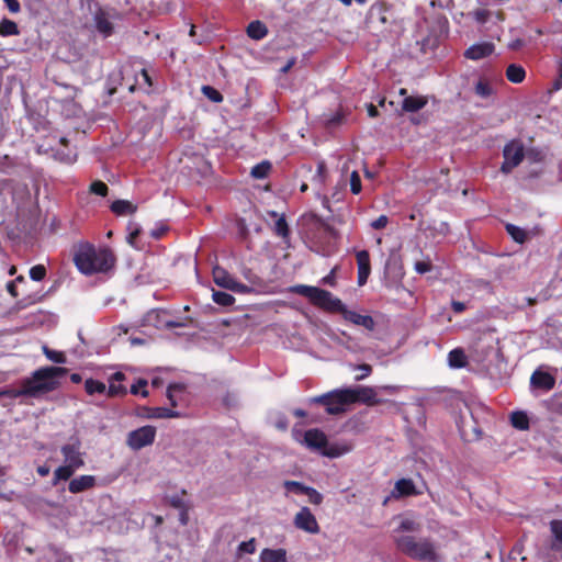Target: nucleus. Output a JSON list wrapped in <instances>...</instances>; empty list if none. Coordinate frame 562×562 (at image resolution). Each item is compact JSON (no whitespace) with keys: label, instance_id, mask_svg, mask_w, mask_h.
<instances>
[{"label":"nucleus","instance_id":"55","mask_svg":"<svg viewBox=\"0 0 562 562\" xmlns=\"http://www.w3.org/2000/svg\"><path fill=\"white\" fill-rule=\"evenodd\" d=\"M11 13H18L21 10V5L18 0H3Z\"/></svg>","mask_w":562,"mask_h":562},{"label":"nucleus","instance_id":"41","mask_svg":"<svg viewBox=\"0 0 562 562\" xmlns=\"http://www.w3.org/2000/svg\"><path fill=\"white\" fill-rule=\"evenodd\" d=\"M43 352L47 357V359H49L50 361H53L55 363H65L66 362V357L60 351L52 350L48 347L44 346Z\"/></svg>","mask_w":562,"mask_h":562},{"label":"nucleus","instance_id":"45","mask_svg":"<svg viewBox=\"0 0 562 562\" xmlns=\"http://www.w3.org/2000/svg\"><path fill=\"white\" fill-rule=\"evenodd\" d=\"M146 386H147V381L140 379L135 384L132 385L131 393L134 395L142 394V396L146 397L148 395Z\"/></svg>","mask_w":562,"mask_h":562},{"label":"nucleus","instance_id":"6","mask_svg":"<svg viewBox=\"0 0 562 562\" xmlns=\"http://www.w3.org/2000/svg\"><path fill=\"white\" fill-rule=\"evenodd\" d=\"M312 403H318L325 406L330 415H338L346 411L349 404H352L351 393L346 389H338L326 394L311 398Z\"/></svg>","mask_w":562,"mask_h":562},{"label":"nucleus","instance_id":"5","mask_svg":"<svg viewBox=\"0 0 562 562\" xmlns=\"http://www.w3.org/2000/svg\"><path fill=\"white\" fill-rule=\"evenodd\" d=\"M303 443L314 450H322V453L329 458H338L350 451V447L330 446L327 448V437L319 429H310L303 434Z\"/></svg>","mask_w":562,"mask_h":562},{"label":"nucleus","instance_id":"2","mask_svg":"<svg viewBox=\"0 0 562 562\" xmlns=\"http://www.w3.org/2000/svg\"><path fill=\"white\" fill-rule=\"evenodd\" d=\"M396 548L411 559L424 562H439L440 555L435 542L429 538L400 536L394 538Z\"/></svg>","mask_w":562,"mask_h":562},{"label":"nucleus","instance_id":"48","mask_svg":"<svg viewBox=\"0 0 562 562\" xmlns=\"http://www.w3.org/2000/svg\"><path fill=\"white\" fill-rule=\"evenodd\" d=\"M90 191L94 194L105 196L108 193V186L102 181H94L90 186Z\"/></svg>","mask_w":562,"mask_h":562},{"label":"nucleus","instance_id":"39","mask_svg":"<svg viewBox=\"0 0 562 562\" xmlns=\"http://www.w3.org/2000/svg\"><path fill=\"white\" fill-rule=\"evenodd\" d=\"M183 386L180 384L169 385L167 389V398L172 406H177L178 395L183 392Z\"/></svg>","mask_w":562,"mask_h":562},{"label":"nucleus","instance_id":"4","mask_svg":"<svg viewBox=\"0 0 562 562\" xmlns=\"http://www.w3.org/2000/svg\"><path fill=\"white\" fill-rule=\"evenodd\" d=\"M291 292L307 297L314 305L330 312H338L342 307V302L335 297L330 292L321 288L297 284L292 286Z\"/></svg>","mask_w":562,"mask_h":562},{"label":"nucleus","instance_id":"38","mask_svg":"<svg viewBox=\"0 0 562 562\" xmlns=\"http://www.w3.org/2000/svg\"><path fill=\"white\" fill-rule=\"evenodd\" d=\"M19 33L18 25L10 20L3 19L0 22V34L3 36L15 35Z\"/></svg>","mask_w":562,"mask_h":562},{"label":"nucleus","instance_id":"31","mask_svg":"<svg viewBox=\"0 0 562 562\" xmlns=\"http://www.w3.org/2000/svg\"><path fill=\"white\" fill-rule=\"evenodd\" d=\"M75 471V468L67 464L58 467L54 472L53 485H56L59 481H67Z\"/></svg>","mask_w":562,"mask_h":562},{"label":"nucleus","instance_id":"1","mask_svg":"<svg viewBox=\"0 0 562 562\" xmlns=\"http://www.w3.org/2000/svg\"><path fill=\"white\" fill-rule=\"evenodd\" d=\"M74 261L78 270L91 276L109 271L114 266V256L106 248H95L93 245L79 244L74 256Z\"/></svg>","mask_w":562,"mask_h":562},{"label":"nucleus","instance_id":"57","mask_svg":"<svg viewBox=\"0 0 562 562\" xmlns=\"http://www.w3.org/2000/svg\"><path fill=\"white\" fill-rule=\"evenodd\" d=\"M451 307L456 313H461L465 310V304L463 302L452 301Z\"/></svg>","mask_w":562,"mask_h":562},{"label":"nucleus","instance_id":"49","mask_svg":"<svg viewBox=\"0 0 562 562\" xmlns=\"http://www.w3.org/2000/svg\"><path fill=\"white\" fill-rule=\"evenodd\" d=\"M238 550L239 552H243V553H254L255 550H256V543H255V539H250L248 541H243L239 546H238Z\"/></svg>","mask_w":562,"mask_h":562},{"label":"nucleus","instance_id":"16","mask_svg":"<svg viewBox=\"0 0 562 562\" xmlns=\"http://www.w3.org/2000/svg\"><path fill=\"white\" fill-rule=\"evenodd\" d=\"M111 18V14L103 9H99L94 13L93 20L95 23V27L104 37L110 36L113 32V24Z\"/></svg>","mask_w":562,"mask_h":562},{"label":"nucleus","instance_id":"9","mask_svg":"<svg viewBox=\"0 0 562 562\" xmlns=\"http://www.w3.org/2000/svg\"><path fill=\"white\" fill-rule=\"evenodd\" d=\"M504 161L501 170L504 173H509L517 167L524 159V148L518 142H510L503 150Z\"/></svg>","mask_w":562,"mask_h":562},{"label":"nucleus","instance_id":"29","mask_svg":"<svg viewBox=\"0 0 562 562\" xmlns=\"http://www.w3.org/2000/svg\"><path fill=\"white\" fill-rule=\"evenodd\" d=\"M448 363L451 368L460 369L467 364V356L460 348L453 349L448 355Z\"/></svg>","mask_w":562,"mask_h":562},{"label":"nucleus","instance_id":"17","mask_svg":"<svg viewBox=\"0 0 562 562\" xmlns=\"http://www.w3.org/2000/svg\"><path fill=\"white\" fill-rule=\"evenodd\" d=\"M357 263H358V283L359 285H363L370 274V256L367 250H360L357 252Z\"/></svg>","mask_w":562,"mask_h":562},{"label":"nucleus","instance_id":"36","mask_svg":"<svg viewBox=\"0 0 562 562\" xmlns=\"http://www.w3.org/2000/svg\"><path fill=\"white\" fill-rule=\"evenodd\" d=\"M474 90L475 93L483 99H486L493 94V88L491 83L482 79L476 82Z\"/></svg>","mask_w":562,"mask_h":562},{"label":"nucleus","instance_id":"35","mask_svg":"<svg viewBox=\"0 0 562 562\" xmlns=\"http://www.w3.org/2000/svg\"><path fill=\"white\" fill-rule=\"evenodd\" d=\"M212 297L213 301L221 306H231L235 302L233 295L222 291H213Z\"/></svg>","mask_w":562,"mask_h":562},{"label":"nucleus","instance_id":"32","mask_svg":"<svg viewBox=\"0 0 562 562\" xmlns=\"http://www.w3.org/2000/svg\"><path fill=\"white\" fill-rule=\"evenodd\" d=\"M506 231L510 235V237L518 244H524L527 240V232L514 224H507Z\"/></svg>","mask_w":562,"mask_h":562},{"label":"nucleus","instance_id":"34","mask_svg":"<svg viewBox=\"0 0 562 562\" xmlns=\"http://www.w3.org/2000/svg\"><path fill=\"white\" fill-rule=\"evenodd\" d=\"M420 529V524L411 517H404L401 519L397 531L417 532Z\"/></svg>","mask_w":562,"mask_h":562},{"label":"nucleus","instance_id":"61","mask_svg":"<svg viewBox=\"0 0 562 562\" xmlns=\"http://www.w3.org/2000/svg\"><path fill=\"white\" fill-rule=\"evenodd\" d=\"M368 114L371 117L378 116V114H379L378 109L373 104H369L368 105Z\"/></svg>","mask_w":562,"mask_h":562},{"label":"nucleus","instance_id":"26","mask_svg":"<svg viewBox=\"0 0 562 562\" xmlns=\"http://www.w3.org/2000/svg\"><path fill=\"white\" fill-rule=\"evenodd\" d=\"M111 211L116 215H130L136 211V206L126 200H116L111 204Z\"/></svg>","mask_w":562,"mask_h":562},{"label":"nucleus","instance_id":"47","mask_svg":"<svg viewBox=\"0 0 562 562\" xmlns=\"http://www.w3.org/2000/svg\"><path fill=\"white\" fill-rule=\"evenodd\" d=\"M353 370H359L361 373L356 376V381H361L369 376L372 372V368L370 364L362 363V364H356L352 367Z\"/></svg>","mask_w":562,"mask_h":562},{"label":"nucleus","instance_id":"40","mask_svg":"<svg viewBox=\"0 0 562 562\" xmlns=\"http://www.w3.org/2000/svg\"><path fill=\"white\" fill-rule=\"evenodd\" d=\"M284 487L288 492L299 494V495H305V492H307L310 486H305L300 482L296 481H285Z\"/></svg>","mask_w":562,"mask_h":562},{"label":"nucleus","instance_id":"62","mask_svg":"<svg viewBox=\"0 0 562 562\" xmlns=\"http://www.w3.org/2000/svg\"><path fill=\"white\" fill-rule=\"evenodd\" d=\"M139 231L138 229H135L134 232L130 233L128 235V243L134 246L135 245V239L138 235Z\"/></svg>","mask_w":562,"mask_h":562},{"label":"nucleus","instance_id":"14","mask_svg":"<svg viewBox=\"0 0 562 562\" xmlns=\"http://www.w3.org/2000/svg\"><path fill=\"white\" fill-rule=\"evenodd\" d=\"M338 312L342 314L346 321L362 326L368 330H373L375 327V322L370 315H361L356 311L348 310L344 304Z\"/></svg>","mask_w":562,"mask_h":562},{"label":"nucleus","instance_id":"25","mask_svg":"<svg viewBox=\"0 0 562 562\" xmlns=\"http://www.w3.org/2000/svg\"><path fill=\"white\" fill-rule=\"evenodd\" d=\"M180 416H181V414L179 412L167 408V407L149 408L148 413H147L148 418H155V419L177 418Z\"/></svg>","mask_w":562,"mask_h":562},{"label":"nucleus","instance_id":"24","mask_svg":"<svg viewBox=\"0 0 562 562\" xmlns=\"http://www.w3.org/2000/svg\"><path fill=\"white\" fill-rule=\"evenodd\" d=\"M247 34L250 38L259 41L268 34V29L261 21H252L247 26Z\"/></svg>","mask_w":562,"mask_h":562},{"label":"nucleus","instance_id":"27","mask_svg":"<svg viewBox=\"0 0 562 562\" xmlns=\"http://www.w3.org/2000/svg\"><path fill=\"white\" fill-rule=\"evenodd\" d=\"M124 379V374L121 372L114 373L110 379V385L106 389V393L109 396H117L124 394L125 389L119 384Z\"/></svg>","mask_w":562,"mask_h":562},{"label":"nucleus","instance_id":"19","mask_svg":"<svg viewBox=\"0 0 562 562\" xmlns=\"http://www.w3.org/2000/svg\"><path fill=\"white\" fill-rule=\"evenodd\" d=\"M415 494H418V492L416 491L414 482L409 479L398 480L395 483L393 491L391 492V496L393 498H400Z\"/></svg>","mask_w":562,"mask_h":562},{"label":"nucleus","instance_id":"37","mask_svg":"<svg viewBox=\"0 0 562 562\" xmlns=\"http://www.w3.org/2000/svg\"><path fill=\"white\" fill-rule=\"evenodd\" d=\"M270 169L271 164L269 161H262L252 167L250 175L256 179H263L265 177H267Z\"/></svg>","mask_w":562,"mask_h":562},{"label":"nucleus","instance_id":"28","mask_svg":"<svg viewBox=\"0 0 562 562\" xmlns=\"http://www.w3.org/2000/svg\"><path fill=\"white\" fill-rule=\"evenodd\" d=\"M506 77L513 83H520L526 77V71L522 66L510 64L506 69Z\"/></svg>","mask_w":562,"mask_h":562},{"label":"nucleus","instance_id":"22","mask_svg":"<svg viewBox=\"0 0 562 562\" xmlns=\"http://www.w3.org/2000/svg\"><path fill=\"white\" fill-rule=\"evenodd\" d=\"M428 100L424 95L405 97L402 102V109L405 112H417L427 104Z\"/></svg>","mask_w":562,"mask_h":562},{"label":"nucleus","instance_id":"10","mask_svg":"<svg viewBox=\"0 0 562 562\" xmlns=\"http://www.w3.org/2000/svg\"><path fill=\"white\" fill-rule=\"evenodd\" d=\"M293 524L297 529L307 533L316 535L319 532L318 522L308 507H302L300 512L296 513Z\"/></svg>","mask_w":562,"mask_h":562},{"label":"nucleus","instance_id":"63","mask_svg":"<svg viewBox=\"0 0 562 562\" xmlns=\"http://www.w3.org/2000/svg\"><path fill=\"white\" fill-rule=\"evenodd\" d=\"M140 76H142V78L144 79V81H145L148 86H151L150 77H149L148 72H147L145 69H142V71H140Z\"/></svg>","mask_w":562,"mask_h":562},{"label":"nucleus","instance_id":"59","mask_svg":"<svg viewBox=\"0 0 562 562\" xmlns=\"http://www.w3.org/2000/svg\"><path fill=\"white\" fill-rule=\"evenodd\" d=\"M165 231H166V228H165V227L156 228V229H153V231L150 232V235H151L154 238L158 239V238H160V237L164 235Z\"/></svg>","mask_w":562,"mask_h":562},{"label":"nucleus","instance_id":"30","mask_svg":"<svg viewBox=\"0 0 562 562\" xmlns=\"http://www.w3.org/2000/svg\"><path fill=\"white\" fill-rule=\"evenodd\" d=\"M510 423L513 427L519 430H527L529 428V418L525 412H514L510 415Z\"/></svg>","mask_w":562,"mask_h":562},{"label":"nucleus","instance_id":"43","mask_svg":"<svg viewBox=\"0 0 562 562\" xmlns=\"http://www.w3.org/2000/svg\"><path fill=\"white\" fill-rule=\"evenodd\" d=\"M274 232L277 235L281 237H288L289 235V227L285 222V218L283 216L279 217L274 224Z\"/></svg>","mask_w":562,"mask_h":562},{"label":"nucleus","instance_id":"13","mask_svg":"<svg viewBox=\"0 0 562 562\" xmlns=\"http://www.w3.org/2000/svg\"><path fill=\"white\" fill-rule=\"evenodd\" d=\"M347 392L351 393L352 403L361 402L367 405H374L379 401L376 400V392L370 386H356L346 387Z\"/></svg>","mask_w":562,"mask_h":562},{"label":"nucleus","instance_id":"44","mask_svg":"<svg viewBox=\"0 0 562 562\" xmlns=\"http://www.w3.org/2000/svg\"><path fill=\"white\" fill-rule=\"evenodd\" d=\"M350 191L353 194H359L361 192V179L357 171H352L350 175Z\"/></svg>","mask_w":562,"mask_h":562},{"label":"nucleus","instance_id":"46","mask_svg":"<svg viewBox=\"0 0 562 562\" xmlns=\"http://www.w3.org/2000/svg\"><path fill=\"white\" fill-rule=\"evenodd\" d=\"M46 276V269L42 265L34 266L30 269V278L34 281H41Z\"/></svg>","mask_w":562,"mask_h":562},{"label":"nucleus","instance_id":"12","mask_svg":"<svg viewBox=\"0 0 562 562\" xmlns=\"http://www.w3.org/2000/svg\"><path fill=\"white\" fill-rule=\"evenodd\" d=\"M64 462L76 470L83 467V456L80 451V442L78 440L64 445L60 449Z\"/></svg>","mask_w":562,"mask_h":562},{"label":"nucleus","instance_id":"7","mask_svg":"<svg viewBox=\"0 0 562 562\" xmlns=\"http://www.w3.org/2000/svg\"><path fill=\"white\" fill-rule=\"evenodd\" d=\"M156 438V427L146 425L132 430L127 435L126 443L132 450H140L150 446Z\"/></svg>","mask_w":562,"mask_h":562},{"label":"nucleus","instance_id":"18","mask_svg":"<svg viewBox=\"0 0 562 562\" xmlns=\"http://www.w3.org/2000/svg\"><path fill=\"white\" fill-rule=\"evenodd\" d=\"M95 485L93 475H80L69 482L68 490L72 494H78L92 488Z\"/></svg>","mask_w":562,"mask_h":562},{"label":"nucleus","instance_id":"11","mask_svg":"<svg viewBox=\"0 0 562 562\" xmlns=\"http://www.w3.org/2000/svg\"><path fill=\"white\" fill-rule=\"evenodd\" d=\"M144 325H151L156 328H175L184 326L181 322H175L168 318V314L162 310H153L144 318Z\"/></svg>","mask_w":562,"mask_h":562},{"label":"nucleus","instance_id":"20","mask_svg":"<svg viewBox=\"0 0 562 562\" xmlns=\"http://www.w3.org/2000/svg\"><path fill=\"white\" fill-rule=\"evenodd\" d=\"M530 383L535 387L549 391L554 386L555 380L551 374L537 370L532 373Z\"/></svg>","mask_w":562,"mask_h":562},{"label":"nucleus","instance_id":"50","mask_svg":"<svg viewBox=\"0 0 562 562\" xmlns=\"http://www.w3.org/2000/svg\"><path fill=\"white\" fill-rule=\"evenodd\" d=\"M305 495L308 496V499L314 505H319L323 501V496L321 493H318L315 488L308 487L307 492H305Z\"/></svg>","mask_w":562,"mask_h":562},{"label":"nucleus","instance_id":"33","mask_svg":"<svg viewBox=\"0 0 562 562\" xmlns=\"http://www.w3.org/2000/svg\"><path fill=\"white\" fill-rule=\"evenodd\" d=\"M85 389H86V392L89 394V395H93L95 393L98 394H104L106 392V386L104 383L98 381V380H93V379H88L86 380L85 382Z\"/></svg>","mask_w":562,"mask_h":562},{"label":"nucleus","instance_id":"53","mask_svg":"<svg viewBox=\"0 0 562 562\" xmlns=\"http://www.w3.org/2000/svg\"><path fill=\"white\" fill-rule=\"evenodd\" d=\"M488 16H490V12L484 9H480L474 12L475 21L479 23H482V24L487 21Z\"/></svg>","mask_w":562,"mask_h":562},{"label":"nucleus","instance_id":"54","mask_svg":"<svg viewBox=\"0 0 562 562\" xmlns=\"http://www.w3.org/2000/svg\"><path fill=\"white\" fill-rule=\"evenodd\" d=\"M24 278L22 276L18 277L14 281H11L7 284V290L8 292L12 295V296H18V293H16V286H15V282H21L23 281Z\"/></svg>","mask_w":562,"mask_h":562},{"label":"nucleus","instance_id":"52","mask_svg":"<svg viewBox=\"0 0 562 562\" xmlns=\"http://www.w3.org/2000/svg\"><path fill=\"white\" fill-rule=\"evenodd\" d=\"M389 223V218L386 215H380L376 220L371 222V227L373 229H382L384 228Z\"/></svg>","mask_w":562,"mask_h":562},{"label":"nucleus","instance_id":"8","mask_svg":"<svg viewBox=\"0 0 562 562\" xmlns=\"http://www.w3.org/2000/svg\"><path fill=\"white\" fill-rule=\"evenodd\" d=\"M214 282L224 289L231 290L236 293L246 294L251 292V288L235 280L224 268L218 266L213 268Z\"/></svg>","mask_w":562,"mask_h":562},{"label":"nucleus","instance_id":"23","mask_svg":"<svg viewBox=\"0 0 562 562\" xmlns=\"http://www.w3.org/2000/svg\"><path fill=\"white\" fill-rule=\"evenodd\" d=\"M550 530L553 535V542L551 544V549L554 551L562 550V520L554 519L550 522Z\"/></svg>","mask_w":562,"mask_h":562},{"label":"nucleus","instance_id":"64","mask_svg":"<svg viewBox=\"0 0 562 562\" xmlns=\"http://www.w3.org/2000/svg\"><path fill=\"white\" fill-rule=\"evenodd\" d=\"M70 380H71L74 383H79V382H81V375H80V374H78V373H72V374L70 375Z\"/></svg>","mask_w":562,"mask_h":562},{"label":"nucleus","instance_id":"56","mask_svg":"<svg viewBox=\"0 0 562 562\" xmlns=\"http://www.w3.org/2000/svg\"><path fill=\"white\" fill-rule=\"evenodd\" d=\"M335 268L326 276L322 279V283L323 284H327V285H331L334 286L335 285Z\"/></svg>","mask_w":562,"mask_h":562},{"label":"nucleus","instance_id":"58","mask_svg":"<svg viewBox=\"0 0 562 562\" xmlns=\"http://www.w3.org/2000/svg\"><path fill=\"white\" fill-rule=\"evenodd\" d=\"M58 159L60 161L70 164V162H72L75 160V155H71V154H58Z\"/></svg>","mask_w":562,"mask_h":562},{"label":"nucleus","instance_id":"15","mask_svg":"<svg viewBox=\"0 0 562 562\" xmlns=\"http://www.w3.org/2000/svg\"><path fill=\"white\" fill-rule=\"evenodd\" d=\"M494 44L490 42H482L470 46L464 55L467 58L472 60H479L490 56L494 52Z\"/></svg>","mask_w":562,"mask_h":562},{"label":"nucleus","instance_id":"60","mask_svg":"<svg viewBox=\"0 0 562 562\" xmlns=\"http://www.w3.org/2000/svg\"><path fill=\"white\" fill-rule=\"evenodd\" d=\"M50 469L47 465H40L37 468V473L41 476H46L49 474Z\"/></svg>","mask_w":562,"mask_h":562},{"label":"nucleus","instance_id":"42","mask_svg":"<svg viewBox=\"0 0 562 562\" xmlns=\"http://www.w3.org/2000/svg\"><path fill=\"white\" fill-rule=\"evenodd\" d=\"M202 92L203 94L211 101L213 102H221L223 100V97L222 94L220 93V91H217L216 89H214L213 87H210V86H203L202 87Z\"/></svg>","mask_w":562,"mask_h":562},{"label":"nucleus","instance_id":"51","mask_svg":"<svg viewBox=\"0 0 562 562\" xmlns=\"http://www.w3.org/2000/svg\"><path fill=\"white\" fill-rule=\"evenodd\" d=\"M414 268L417 273L424 274L431 270V263L429 261H416Z\"/></svg>","mask_w":562,"mask_h":562},{"label":"nucleus","instance_id":"3","mask_svg":"<svg viewBox=\"0 0 562 562\" xmlns=\"http://www.w3.org/2000/svg\"><path fill=\"white\" fill-rule=\"evenodd\" d=\"M67 369L61 367L42 368L34 372L31 379L23 383L22 394L36 396L53 391L57 386V378L66 374Z\"/></svg>","mask_w":562,"mask_h":562},{"label":"nucleus","instance_id":"21","mask_svg":"<svg viewBox=\"0 0 562 562\" xmlns=\"http://www.w3.org/2000/svg\"><path fill=\"white\" fill-rule=\"evenodd\" d=\"M259 562H288L286 550L266 548L259 554Z\"/></svg>","mask_w":562,"mask_h":562}]
</instances>
